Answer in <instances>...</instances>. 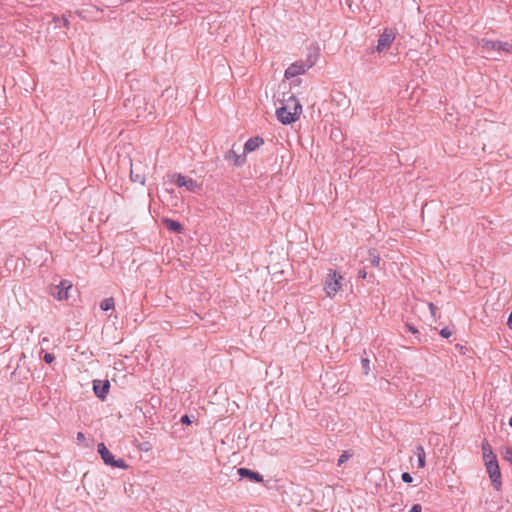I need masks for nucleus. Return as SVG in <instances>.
Returning <instances> with one entry per match:
<instances>
[{
    "label": "nucleus",
    "instance_id": "21",
    "mask_svg": "<svg viewBox=\"0 0 512 512\" xmlns=\"http://www.w3.org/2000/svg\"><path fill=\"white\" fill-rule=\"evenodd\" d=\"M361 367L364 375H368L370 371V360L367 357L361 358Z\"/></svg>",
    "mask_w": 512,
    "mask_h": 512
},
{
    "label": "nucleus",
    "instance_id": "35",
    "mask_svg": "<svg viewBox=\"0 0 512 512\" xmlns=\"http://www.w3.org/2000/svg\"><path fill=\"white\" fill-rule=\"evenodd\" d=\"M509 425H510V427L512 428V416H511V417H510V419H509Z\"/></svg>",
    "mask_w": 512,
    "mask_h": 512
},
{
    "label": "nucleus",
    "instance_id": "33",
    "mask_svg": "<svg viewBox=\"0 0 512 512\" xmlns=\"http://www.w3.org/2000/svg\"><path fill=\"white\" fill-rule=\"evenodd\" d=\"M507 326L512 329V310H511V313L509 314V317H508V320H507Z\"/></svg>",
    "mask_w": 512,
    "mask_h": 512
},
{
    "label": "nucleus",
    "instance_id": "28",
    "mask_svg": "<svg viewBox=\"0 0 512 512\" xmlns=\"http://www.w3.org/2000/svg\"><path fill=\"white\" fill-rule=\"evenodd\" d=\"M428 307H429V310H430L432 316L434 318H436V312H437L438 308L432 302L428 303Z\"/></svg>",
    "mask_w": 512,
    "mask_h": 512
},
{
    "label": "nucleus",
    "instance_id": "10",
    "mask_svg": "<svg viewBox=\"0 0 512 512\" xmlns=\"http://www.w3.org/2000/svg\"><path fill=\"white\" fill-rule=\"evenodd\" d=\"M224 159L229 162L232 161L234 166L239 167L244 164L246 157L245 153L239 155L233 149H230L225 153Z\"/></svg>",
    "mask_w": 512,
    "mask_h": 512
},
{
    "label": "nucleus",
    "instance_id": "20",
    "mask_svg": "<svg viewBox=\"0 0 512 512\" xmlns=\"http://www.w3.org/2000/svg\"><path fill=\"white\" fill-rule=\"evenodd\" d=\"M115 305L114 299L112 297L104 299L100 303V308L103 311H108L110 309H113Z\"/></svg>",
    "mask_w": 512,
    "mask_h": 512
},
{
    "label": "nucleus",
    "instance_id": "8",
    "mask_svg": "<svg viewBox=\"0 0 512 512\" xmlns=\"http://www.w3.org/2000/svg\"><path fill=\"white\" fill-rule=\"evenodd\" d=\"M110 389L109 380H94L93 391L97 398L105 400Z\"/></svg>",
    "mask_w": 512,
    "mask_h": 512
},
{
    "label": "nucleus",
    "instance_id": "17",
    "mask_svg": "<svg viewBox=\"0 0 512 512\" xmlns=\"http://www.w3.org/2000/svg\"><path fill=\"white\" fill-rule=\"evenodd\" d=\"M489 477L491 479V482H492V485L493 487L499 491L501 489V486H502V481H501V472L500 470H497V471H494V472H491L489 474Z\"/></svg>",
    "mask_w": 512,
    "mask_h": 512
},
{
    "label": "nucleus",
    "instance_id": "15",
    "mask_svg": "<svg viewBox=\"0 0 512 512\" xmlns=\"http://www.w3.org/2000/svg\"><path fill=\"white\" fill-rule=\"evenodd\" d=\"M380 255L376 249H370L368 251V258L367 261L369 264L373 267H378L380 264Z\"/></svg>",
    "mask_w": 512,
    "mask_h": 512
},
{
    "label": "nucleus",
    "instance_id": "1",
    "mask_svg": "<svg viewBox=\"0 0 512 512\" xmlns=\"http://www.w3.org/2000/svg\"><path fill=\"white\" fill-rule=\"evenodd\" d=\"M282 106L277 108V119L284 125L296 122L302 113V106L293 93H283Z\"/></svg>",
    "mask_w": 512,
    "mask_h": 512
},
{
    "label": "nucleus",
    "instance_id": "29",
    "mask_svg": "<svg viewBox=\"0 0 512 512\" xmlns=\"http://www.w3.org/2000/svg\"><path fill=\"white\" fill-rule=\"evenodd\" d=\"M407 329L413 333V334H419V331L415 328L414 325L407 323L406 324Z\"/></svg>",
    "mask_w": 512,
    "mask_h": 512
},
{
    "label": "nucleus",
    "instance_id": "14",
    "mask_svg": "<svg viewBox=\"0 0 512 512\" xmlns=\"http://www.w3.org/2000/svg\"><path fill=\"white\" fill-rule=\"evenodd\" d=\"M130 179L131 181L141 185H144L145 183V175L141 172H138L137 168H134L133 165H131Z\"/></svg>",
    "mask_w": 512,
    "mask_h": 512
},
{
    "label": "nucleus",
    "instance_id": "25",
    "mask_svg": "<svg viewBox=\"0 0 512 512\" xmlns=\"http://www.w3.org/2000/svg\"><path fill=\"white\" fill-rule=\"evenodd\" d=\"M440 335L444 338H449L452 335V331L448 327H445L440 331Z\"/></svg>",
    "mask_w": 512,
    "mask_h": 512
},
{
    "label": "nucleus",
    "instance_id": "7",
    "mask_svg": "<svg viewBox=\"0 0 512 512\" xmlns=\"http://www.w3.org/2000/svg\"><path fill=\"white\" fill-rule=\"evenodd\" d=\"M395 39V32L392 29H385L382 34H380L378 39V44L376 50L378 52H382L385 49H388L393 40Z\"/></svg>",
    "mask_w": 512,
    "mask_h": 512
},
{
    "label": "nucleus",
    "instance_id": "5",
    "mask_svg": "<svg viewBox=\"0 0 512 512\" xmlns=\"http://www.w3.org/2000/svg\"><path fill=\"white\" fill-rule=\"evenodd\" d=\"M172 181L177 187H185L188 191L196 193L201 190V185L194 179L186 177L181 173L172 175Z\"/></svg>",
    "mask_w": 512,
    "mask_h": 512
},
{
    "label": "nucleus",
    "instance_id": "16",
    "mask_svg": "<svg viewBox=\"0 0 512 512\" xmlns=\"http://www.w3.org/2000/svg\"><path fill=\"white\" fill-rule=\"evenodd\" d=\"M415 454L418 458V467L424 468L426 465V459H425L426 454H425L424 447L422 445L416 446Z\"/></svg>",
    "mask_w": 512,
    "mask_h": 512
},
{
    "label": "nucleus",
    "instance_id": "32",
    "mask_svg": "<svg viewBox=\"0 0 512 512\" xmlns=\"http://www.w3.org/2000/svg\"><path fill=\"white\" fill-rule=\"evenodd\" d=\"M85 440H86V437H85L84 433L78 432L77 433V441L78 442H84Z\"/></svg>",
    "mask_w": 512,
    "mask_h": 512
},
{
    "label": "nucleus",
    "instance_id": "3",
    "mask_svg": "<svg viewBox=\"0 0 512 512\" xmlns=\"http://www.w3.org/2000/svg\"><path fill=\"white\" fill-rule=\"evenodd\" d=\"M478 45L482 49V53L486 54H489L492 51H504L507 53H512V44L508 42L481 39L478 42Z\"/></svg>",
    "mask_w": 512,
    "mask_h": 512
},
{
    "label": "nucleus",
    "instance_id": "9",
    "mask_svg": "<svg viewBox=\"0 0 512 512\" xmlns=\"http://www.w3.org/2000/svg\"><path fill=\"white\" fill-rule=\"evenodd\" d=\"M238 475L241 478H247L252 482L260 483L263 482V476L256 471H252L248 468L241 467L238 469Z\"/></svg>",
    "mask_w": 512,
    "mask_h": 512
},
{
    "label": "nucleus",
    "instance_id": "12",
    "mask_svg": "<svg viewBox=\"0 0 512 512\" xmlns=\"http://www.w3.org/2000/svg\"><path fill=\"white\" fill-rule=\"evenodd\" d=\"M163 224L166 229L174 233H182L184 230L183 225L179 221L170 218L163 219Z\"/></svg>",
    "mask_w": 512,
    "mask_h": 512
},
{
    "label": "nucleus",
    "instance_id": "19",
    "mask_svg": "<svg viewBox=\"0 0 512 512\" xmlns=\"http://www.w3.org/2000/svg\"><path fill=\"white\" fill-rule=\"evenodd\" d=\"M482 451L484 460L492 459L493 456H496V454L492 450L491 445L486 440L482 442Z\"/></svg>",
    "mask_w": 512,
    "mask_h": 512
},
{
    "label": "nucleus",
    "instance_id": "2",
    "mask_svg": "<svg viewBox=\"0 0 512 512\" xmlns=\"http://www.w3.org/2000/svg\"><path fill=\"white\" fill-rule=\"evenodd\" d=\"M97 452L106 465L120 469L128 468L127 463L123 459H115L114 455L109 451L104 443L98 444Z\"/></svg>",
    "mask_w": 512,
    "mask_h": 512
},
{
    "label": "nucleus",
    "instance_id": "4",
    "mask_svg": "<svg viewBox=\"0 0 512 512\" xmlns=\"http://www.w3.org/2000/svg\"><path fill=\"white\" fill-rule=\"evenodd\" d=\"M342 276L336 271L330 272L325 280V291L328 297H333L341 289Z\"/></svg>",
    "mask_w": 512,
    "mask_h": 512
},
{
    "label": "nucleus",
    "instance_id": "24",
    "mask_svg": "<svg viewBox=\"0 0 512 512\" xmlns=\"http://www.w3.org/2000/svg\"><path fill=\"white\" fill-rule=\"evenodd\" d=\"M401 479L405 483H411L413 481V478L409 472L402 473Z\"/></svg>",
    "mask_w": 512,
    "mask_h": 512
},
{
    "label": "nucleus",
    "instance_id": "30",
    "mask_svg": "<svg viewBox=\"0 0 512 512\" xmlns=\"http://www.w3.org/2000/svg\"><path fill=\"white\" fill-rule=\"evenodd\" d=\"M422 511V507L420 504H414L410 511L409 512H421Z\"/></svg>",
    "mask_w": 512,
    "mask_h": 512
},
{
    "label": "nucleus",
    "instance_id": "27",
    "mask_svg": "<svg viewBox=\"0 0 512 512\" xmlns=\"http://www.w3.org/2000/svg\"><path fill=\"white\" fill-rule=\"evenodd\" d=\"M43 360L46 363L51 364L55 360V356L51 353H46L43 357Z\"/></svg>",
    "mask_w": 512,
    "mask_h": 512
},
{
    "label": "nucleus",
    "instance_id": "22",
    "mask_svg": "<svg viewBox=\"0 0 512 512\" xmlns=\"http://www.w3.org/2000/svg\"><path fill=\"white\" fill-rule=\"evenodd\" d=\"M503 459L512 465V447H506L502 451Z\"/></svg>",
    "mask_w": 512,
    "mask_h": 512
},
{
    "label": "nucleus",
    "instance_id": "13",
    "mask_svg": "<svg viewBox=\"0 0 512 512\" xmlns=\"http://www.w3.org/2000/svg\"><path fill=\"white\" fill-rule=\"evenodd\" d=\"M71 288L72 285L68 281H61L60 284L56 287V289L58 290L56 294L57 298L59 300L68 299V290H70Z\"/></svg>",
    "mask_w": 512,
    "mask_h": 512
},
{
    "label": "nucleus",
    "instance_id": "31",
    "mask_svg": "<svg viewBox=\"0 0 512 512\" xmlns=\"http://www.w3.org/2000/svg\"><path fill=\"white\" fill-rule=\"evenodd\" d=\"M358 277L361 279H365L367 277V272H366L365 268L360 269L358 271Z\"/></svg>",
    "mask_w": 512,
    "mask_h": 512
},
{
    "label": "nucleus",
    "instance_id": "11",
    "mask_svg": "<svg viewBox=\"0 0 512 512\" xmlns=\"http://www.w3.org/2000/svg\"><path fill=\"white\" fill-rule=\"evenodd\" d=\"M264 144V139L260 136L249 138L244 145V153L253 152Z\"/></svg>",
    "mask_w": 512,
    "mask_h": 512
},
{
    "label": "nucleus",
    "instance_id": "26",
    "mask_svg": "<svg viewBox=\"0 0 512 512\" xmlns=\"http://www.w3.org/2000/svg\"><path fill=\"white\" fill-rule=\"evenodd\" d=\"M180 422L184 425H190L192 423V419L189 415L185 414L181 417Z\"/></svg>",
    "mask_w": 512,
    "mask_h": 512
},
{
    "label": "nucleus",
    "instance_id": "34",
    "mask_svg": "<svg viewBox=\"0 0 512 512\" xmlns=\"http://www.w3.org/2000/svg\"><path fill=\"white\" fill-rule=\"evenodd\" d=\"M62 23H63L64 26H68L69 25V21L65 17L62 18Z\"/></svg>",
    "mask_w": 512,
    "mask_h": 512
},
{
    "label": "nucleus",
    "instance_id": "23",
    "mask_svg": "<svg viewBox=\"0 0 512 512\" xmlns=\"http://www.w3.org/2000/svg\"><path fill=\"white\" fill-rule=\"evenodd\" d=\"M351 457V454H349L347 451H345L338 459L337 465L341 466L344 464L349 458Z\"/></svg>",
    "mask_w": 512,
    "mask_h": 512
},
{
    "label": "nucleus",
    "instance_id": "18",
    "mask_svg": "<svg viewBox=\"0 0 512 512\" xmlns=\"http://www.w3.org/2000/svg\"><path fill=\"white\" fill-rule=\"evenodd\" d=\"M484 461H485V466H486V470H487L488 474H490L491 472L500 470L497 456H493L492 459H487Z\"/></svg>",
    "mask_w": 512,
    "mask_h": 512
},
{
    "label": "nucleus",
    "instance_id": "6",
    "mask_svg": "<svg viewBox=\"0 0 512 512\" xmlns=\"http://www.w3.org/2000/svg\"><path fill=\"white\" fill-rule=\"evenodd\" d=\"M315 64L314 60H309L308 64H305L303 62H295L291 64L286 70H285V78L290 79L294 78L302 73H304L307 69L311 68Z\"/></svg>",
    "mask_w": 512,
    "mask_h": 512
}]
</instances>
